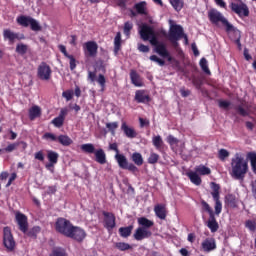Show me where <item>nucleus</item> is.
<instances>
[{
	"mask_svg": "<svg viewBox=\"0 0 256 256\" xmlns=\"http://www.w3.org/2000/svg\"><path fill=\"white\" fill-rule=\"evenodd\" d=\"M218 105L220 109H228L231 106V102L227 100H220Z\"/></svg>",
	"mask_w": 256,
	"mask_h": 256,
	"instance_id": "60",
	"label": "nucleus"
},
{
	"mask_svg": "<svg viewBox=\"0 0 256 256\" xmlns=\"http://www.w3.org/2000/svg\"><path fill=\"white\" fill-rule=\"evenodd\" d=\"M231 32L236 33V35H238V38L236 39V45L238 46L239 51H241V31L235 28V30H232Z\"/></svg>",
	"mask_w": 256,
	"mask_h": 256,
	"instance_id": "55",
	"label": "nucleus"
},
{
	"mask_svg": "<svg viewBox=\"0 0 256 256\" xmlns=\"http://www.w3.org/2000/svg\"><path fill=\"white\" fill-rule=\"evenodd\" d=\"M119 234L121 237H124L126 239L127 237L131 236V233L133 231V225L127 226V227H121L119 228Z\"/></svg>",
	"mask_w": 256,
	"mask_h": 256,
	"instance_id": "33",
	"label": "nucleus"
},
{
	"mask_svg": "<svg viewBox=\"0 0 256 256\" xmlns=\"http://www.w3.org/2000/svg\"><path fill=\"white\" fill-rule=\"evenodd\" d=\"M27 49H28L27 45L23 43L17 44L16 53H18L19 55H25V53H27Z\"/></svg>",
	"mask_w": 256,
	"mask_h": 256,
	"instance_id": "47",
	"label": "nucleus"
},
{
	"mask_svg": "<svg viewBox=\"0 0 256 256\" xmlns=\"http://www.w3.org/2000/svg\"><path fill=\"white\" fill-rule=\"evenodd\" d=\"M115 159L121 169H125V167H127V165L129 164V162L127 161V157H125V155L123 154H116Z\"/></svg>",
	"mask_w": 256,
	"mask_h": 256,
	"instance_id": "30",
	"label": "nucleus"
},
{
	"mask_svg": "<svg viewBox=\"0 0 256 256\" xmlns=\"http://www.w3.org/2000/svg\"><path fill=\"white\" fill-rule=\"evenodd\" d=\"M138 51H140V53H149V46L138 44Z\"/></svg>",
	"mask_w": 256,
	"mask_h": 256,
	"instance_id": "63",
	"label": "nucleus"
},
{
	"mask_svg": "<svg viewBox=\"0 0 256 256\" xmlns=\"http://www.w3.org/2000/svg\"><path fill=\"white\" fill-rule=\"evenodd\" d=\"M138 224L143 229H151V227H153L155 225V222L147 219L146 217H141L138 219Z\"/></svg>",
	"mask_w": 256,
	"mask_h": 256,
	"instance_id": "28",
	"label": "nucleus"
},
{
	"mask_svg": "<svg viewBox=\"0 0 256 256\" xmlns=\"http://www.w3.org/2000/svg\"><path fill=\"white\" fill-rule=\"evenodd\" d=\"M16 221L22 233H25L29 229V224L27 223V216H25V214H21L19 212L16 213Z\"/></svg>",
	"mask_w": 256,
	"mask_h": 256,
	"instance_id": "17",
	"label": "nucleus"
},
{
	"mask_svg": "<svg viewBox=\"0 0 256 256\" xmlns=\"http://www.w3.org/2000/svg\"><path fill=\"white\" fill-rule=\"evenodd\" d=\"M60 145L63 147H69V145H73V140L67 135H60L57 139Z\"/></svg>",
	"mask_w": 256,
	"mask_h": 256,
	"instance_id": "31",
	"label": "nucleus"
},
{
	"mask_svg": "<svg viewBox=\"0 0 256 256\" xmlns=\"http://www.w3.org/2000/svg\"><path fill=\"white\" fill-rule=\"evenodd\" d=\"M3 244L9 251H13V249H15V239L13 238L11 228L9 227H4L3 229Z\"/></svg>",
	"mask_w": 256,
	"mask_h": 256,
	"instance_id": "8",
	"label": "nucleus"
},
{
	"mask_svg": "<svg viewBox=\"0 0 256 256\" xmlns=\"http://www.w3.org/2000/svg\"><path fill=\"white\" fill-rule=\"evenodd\" d=\"M62 97H64V99H66V101H71V99H73V91H71V90L64 91L62 93Z\"/></svg>",
	"mask_w": 256,
	"mask_h": 256,
	"instance_id": "61",
	"label": "nucleus"
},
{
	"mask_svg": "<svg viewBox=\"0 0 256 256\" xmlns=\"http://www.w3.org/2000/svg\"><path fill=\"white\" fill-rule=\"evenodd\" d=\"M154 213L158 219L165 221L167 219V207L165 204H157L154 206Z\"/></svg>",
	"mask_w": 256,
	"mask_h": 256,
	"instance_id": "19",
	"label": "nucleus"
},
{
	"mask_svg": "<svg viewBox=\"0 0 256 256\" xmlns=\"http://www.w3.org/2000/svg\"><path fill=\"white\" fill-rule=\"evenodd\" d=\"M70 239H74V241L81 242L85 237H87V234L85 233V230H83L80 227L72 226V229L70 230V235H68Z\"/></svg>",
	"mask_w": 256,
	"mask_h": 256,
	"instance_id": "12",
	"label": "nucleus"
},
{
	"mask_svg": "<svg viewBox=\"0 0 256 256\" xmlns=\"http://www.w3.org/2000/svg\"><path fill=\"white\" fill-rule=\"evenodd\" d=\"M157 161H159V154L152 152L148 158V163L150 165H155V163H157Z\"/></svg>",
	"mask_w": 256,
	"mask_h": 256,
	"instance_id": "49",
	"label": "nucleus"
},
{
	"mask_svg": "<svg viewBox=\"0 0 256 256\" xmlns=\"http://www.w3.org/2000/svg\"><path fill=\"white\" fill-rule=\"evenodd\" d=\"M210 187L212 189L211 195L213 197V200L215 201V214L216 215H221V211H223V204L221 203L220 199V194L219 191L221 189V187L219 186V184L215 183V182H211Z\"/></svg>",
	"mask_w": 256,
	"mask_h": 256,
	"instance_id": "6",
	"label": "nucleus"
},
{
	"mask_svg": "<svg viewBox=\"0 0 256 256\" xmlns=\"http://www.w3.org/2000/svg\"><path fill=\"white\" fill-rule=\"evenodd\" d=\"M186 175L190 179L191 183H193V185H196L197 187H199V185L203 183V181L201 180V177L197 172L190 171V172H187Z\"/></svg>",
	"mask_w": 256,
	"mask_h": 256,
	"instance_id": "25",
	"label": "nucleus"
},
{
	"mask_svg": "<svg viewBox=\"0 0 256 256\" xmlns=\"http://www.w3.org/2000/svg\"><path fill=\"white\" fill-rule=\"evenodd\" d=\"M170 4L175 11L179 12L181 9H183L184 2L183 0H170Z\"/></svg>",
	"mask_w": 256,
	"mask_h": 256,
	"instance_id": "41",
	"label": "nucleus"
},
{
	"mask_svg": "<svg viewBox=\"0 0 256 256\" xmlns=\"http://www.w3.org/2000/svg\"><path fill=\"white\" fill-rule=\"evenodd\" d=\"M195 172H197L198 175H211V168L205 165H199L195 167Z\"/></svg>",
	"mask_w": 256,
	"mask_h": 256,
	"instance_id": "34",
	"label": "nucleus"
},
{
	"mask_svg": "<svg viewBox=\"0 0 256 256\" xmlns=\"http://www.w3.org/2000/svg\"><path fill=\"white\" fill-rule=\"evenodd\" d=\"M249 171V163L241 153H236L231 159V177L234 179H245Z\"/></svg>",
	"mask_w": 256,
	"mask_h": 256,
	"instance_id": "1",
	"label": "nucleus"
},
{
	"mask_svg": "<svg viewBox=\"0 0 256 256\" xmlns=\"http://www.w3.org/2000/svg\"><path fill=\"white\" fill-rule=\"evenodd\" d=\"M155 51L160 57H169V50H167V46L163 42H160Z\"/></svg>",
	"mask_w": 256,
	"mask_h": 256,
	"instance_id": "27",
	"label": "nucleus"
},
{
	"mask_svg": "<svg viewBox=\"0 0 256 256\" xmlns=\"http://www.w3.org/2000/svg\"><path fill=\"white\" fill-rule=\"evenodd\" d=\"M248 159L250 161V165L252 167V171L256 175V153L255 152L248 153Z\"/></svg>",
	"mask_w": 256,
	"mask_h": 256,
	"instance_id": "39",
	"label": "nucleus"
},
{
	"mask_svg": "<svg viewBox=\"0 0 256 256\" xmlns=\"http://www.w3.org/2000/svg\"><path fill=\"white\" fill-rule=\"evenodd\" d=\"M119 127L118 122H109L106 123V128L112 132L113 135H115V130Z\"/></svg>",
	"mask_w": 256,
	"mask_h": 256,
	"instance_id": "50",
	"label": "nucleus"
},
{
	"mask_svg": "<svg viewBox=\"0 0 256 256\" xmlns=\"http://www.w3.org/2000/svg\"><path fill=\"white\" fill-rule=\"evenodd\" d=\"M169 25L168 39L174 47L179 45L178 41L180 39H185L186 44L189 43V38L187 37V34L184 33L183 26L175 24L173 20H169Z\"/></svg>",
	"mask_w": 256,
	"mask_h": 256,
	"instance_id": "2",
	"label": "nucleus"
},
{
	"mask_svg": "<svg viewBox=\"0 0 256 256\" xmlns=\"http://www.w3.org/2000/svg\"><path fill=\"white\" fill-rule=\"evenodd\" d=\"M130 79L132 81V84L135 85V87H143V80H141V77L139 76V74H137L136 71H131Z\"/></svg>",
	"mask_w": 256,
	"mask_h": 256,
	"instance_id": "26",
	"label": "nucleus"
},
{
	"mask_svg": "<svg viewBox=\"0 0 256 256\" xmlns=\"http://www.w3.org/2000/svg\"><path fill=\"white\" fill-rule=\"evenodd\" d=\"M107 81L105 80V76L103 74H99L97 78V83H99L100 87H102V91L105 89V83Z\"/></svg>",
	"mask_w": 256,
	"mask_h": 256,
	"instance_id": "59",
	"label": "nucleus"
},
{
	"mask_svg": "<svg viewBox=\"0 0 256 256\" xmlns=\"http://www.w3.org/2000/svg\"><path fill=\"white\" fill-rule=\"evenodd\" d=\"M208 18L210 19L211 23H213L214 25H217V23H222V25L226 27L227 33H231L232 31H235V27L231 23H229L227 18H225V16H223L222 13L219 12V10H215V9L210 10L208 12Z\"/></svg>",
	"mask_w": 256,
	"mask_h": 256,
	"instance_id": "4",
	"label": "nucleus"
},
{
	"mask_svg": "<svg viewBox=\"0 0 256 256\" xmlns=\"http://www.w3.org/2000/svg\"><path fill=\"white\" fill-rule=\"evenodd\" d=\"M226 203L228 207H232L233 209L237 207V199L235 198V196H233V194H229L226 196Z\"/></svg>",
	"mask_w": 256,
	"mask_h": 256,
	"instance_id": "40",
	"label": "nucleus"
},
{
	"mask_svg": "<svg viewBox=\"0 0 256 256\" xmlns=\"http://www.w3.org/2000/svg\"><path fill=\"white\" fill-rule=\"evenodd\" d=\"M42 139H45L46 141H57L58 137L53 133L47 132L42 136Z\"/></svg>",
	"mask_w": 256,
	"mask_h": 256,
	"instance_id": "53",
	"label": "nucleus"
},
{
	"mask_svg": "<svg viewBox=\"0 0 256 256\" xmlns=\"http://www.w3.org/2000/svg\"><path fill=\"white\" fill-rule=\"evenodd\" d=\"M37 117H41V108L39 106H33L29 110V118L31 121H34Z\"/></svg>",
	"mask_w": 256,
	"mask_h": 256,
	"instance_id": "29",
	"label": "nucleus"
},
{
	"mask_svg": "<svg viewBox=\"0 0 256 256\" xmlns=\"http://www.w3.org/2000/svg\"><path fill=\"white\" fill-rule=\"evenodd\" d=\"M246 229H249L252 233H255L256 231V218L255 220H246L245 222Z\"/></svg>",
	"mask_w": 256,
	"mask_h": 256,
	"instance_id": "46",
	"label": "nucleus"
},
{
	"mask_svg": "<svg viewBox=\"0 0 256 256\" xmlns=\"http://www.w3.org/2000/svg\"><path fill=\"white\" fill-rule=\"evenodd\" d=\"M235 109L242 117H247L249 115V111L241 105L237 106Z\"/></svg>",
	"mask_w": 256,
	"mask_h": 256,
	"instance_id": "56",
	"label": "nucleus"
},
{
	"mask_svg": "<svg viewBox=\"0 0 256 256\" xmlns=\"http://www.w3.org/2000/svg\"><path fill=\"white\" fill-rule=\"evenodd\" d=\"M51 73V67L45 62H41L37 71L39 79H41V81H49V79H51Z\"/></svg>",
	"mask_w": 256,
	"mask_h": 256,
	"instance_id": "9",
	"label": "nucleus"
},
{
	"mask_svg": "<svg viewBox=\"0 0 256 256\" xmlns=\"http://www.w3.org/2000/svg\"><path fill=\"white\" fill-rule=\"evenodd\" d=\"M227 157H229V151L227 149L222 148L218 151V158L220 161H225Z\"/></svg>",
	"mask_w": 256,
	"mask_h": 256,
	"instance_id": "48",
	"label": "nucleus"
},
{
	"mask_svg": "<svg viewBox=\"0 0 256 256\" xmlns=\"http://www.w3.org/2000/svg\"><path fill=\"white\" fill-rule=\"evenodd\" d=\"M139 35L142 41H149V43L152 44L155 48L161 44V42L157 40V36L155 35V30L153 27L147 24H142L139 27Z\"/></svg>",
	"mask_w": 256,
	"mask_h": 256,
	"instance_id": "3",
	"label": "nucleus"
},
{
	"mask_svg": "<svg viewBox=\"0 0 256 256\" xmlns=\"http://www.w3.org/2000/svg\"><path fill=\"white\" fill-rule=\"evenodd\" d=\"M135 101H137V103H149L151 98L145 93L144 90H138L135 93Z\"/></svg>",
	"mask_w": 256,
	"mask_h": 256,
	"instance_id": "23",
	"label": "nucleus"
},
{
	"mask_svg": "<svg viewBox=\"0 0 256 256\" xmlns=\"http://www.w3.org/2000/svg\"><path fill=\"white\" fill-rule=\"evenodd\" d=\"M153 235L150 229L138 227L133 235L136 241H143V239H149Z\"/></svg>",
	"mask_w": 256,
	"mask_h": 256,
	"instance_id": "15",
	"label": "nucleus"
},
{
	"mask_svg": "<svg viewBox=\"0 0 256 256\" xmlns=\"http://www.w3.org/2000/svg\"><path fill=\"white\" fill-rule=\"evenodd\" d=\"M99 46L95 41H88L84 44L83 50L87 57H96Z\"/></svg>",
	"mask_w": 256,
	"mask_h": 256,
	"instance_id": "13",
	"label": "nucleus"
},
{
	"mask_svg": "<svg viewBox=\"0 0 256 256\" xmlns=\"http://www.w3.org/2000/svg\"><path fill=\"white\" fill-rule=\"evenodd\" d=\"M47 158L50 163L57 164V161L59 160V153L55 151H48Z\"/></svg>",
	"mask_w": 256,
	"mask_h": 256,
	"instance_id": "42",
	"label": "nucleus"
},
{
	"mask_svg": "<svg viewBox=\"0 0 256 256\" xmlns=\"http://www.w3.org/2000/svg\"><path fill=\"white\" fill-rule=\"evenodd\" d=\"M115 247L118 249V251H129V249H132L129 243L125 242H116Z\"/></svg>",
	"mask_w": 256,
	"mask_h": 256,
	"instance_id": "43",
	"label": "nucleus"
},
{
	"mask_svg": "<svg viewBox=\"0 0 256 256\" xmlns=\"http://www.w3.org/2000/svg\"><path fill=\"white\" fill-rule=\"evenodd\" d=\"M18 25H21V27H30L32 31H41L42 27L39 21L35 20V18L31 16H19L16 19Z\"/></svg>",
	"mask_w": 256,
	"mask_h": 256,
	"instance_id": "5",
	"label": "nucleus"
},
{
	"mask_svg": "<svg viewBox=\"0 0 256 256\" xmlns=\"http://www.w3.org/2000/svg\"><path fill=\"white\" fill-rule=\"evenodd\" d=\"M102 215H104V227L105 229H107L108 231H113V229H115L116 226V218H115V214L111 213V212H102Z\"/></svg>",
	"mask_w": 256,
	"mask_h": 256,
	"instance_id": "11",
	"label": "nucleus"
},
{
	"mask_svg": "<svg viewBox=\"0 0 256 256\" xmlns=\"http://www.w3.org/2000/svg\"><path fill=\"white\" fill-rule=\"evenodd\" d=\"M131 159L133 163H135V165H137L138 167H141V165H143V155H141V153L134 152L131 156Z\"/></svg>",
	"mask_w": 256,
	"mask_h": 256,
	"instance_id": "35",
	"label": "nucleus"
},
{
	"mask_svg": "<svg viewBox=\"0 0 256 256\" xmlns=\"http://www.w3.org/2000/svg\"><path fill=\"white\" fill-rule=\"evenodd\" d=\"M231 10L236 13L239 17H249V7L247 4L241 2L240 4L231 3Z\"/></svg>",
	"mask_w": 256,
	"mask_h": 256,
	"instance_id": "10",
	"label": "nucleus"
},
{
	"mask_svg": "<svg viewBox=\"0 0 256 256\" xmlns=\"http://www.w3.org/2000/svg\"><path fill=\"white\" fill-rule=\"evenodd\" d=\"M121 131H123L125 137L128 139H135L137 137V131L135 128L127 125V122H122Z\"/></svg>",
	"mask_w": 256,
	"mask_h": 256,
	"instance_id": "18",
	"label": "nucleus"
},
{
	"mask_svg": "<svg viewBox=\"0 0 256 256\" xmlns=\"http://www.w3.org/2000/svg\"><path fill=\"white\" fill-rule=\"evenodd\" d=\"M201 203H202L203 209H205L207 211L209 216L215 215V212H213V209L211 208V206H209V203H207L205 201H202Z\"/></svg>",
	"mask_w": 256,
	"mask_h": 256,
	"instance_id": "57",
	"label": "nucleus"
},
{
	"mask_svg": "<svg viewBox=\"0 0 256 256\" xmlns=\"http://www.w3.org/2000/svg\"><path fill=\"white\" fill-rule=\"evenodd\" d=\"M95 155V161L99 163L100 165H105L107 163V154H105V151L103 149H98L94 152Z\"/></svg>",
	"mask_w": 256,
	"mask_h": 256,
	"instance_id": "24",
	"label": "nucleus"
},
{
	"mask_svg": "<svg viewBox=\"0 0 256 256\" xmlns=\"http://www.w3.org/2000/svg\"><path fill=\"white\" fill-rule=\"evenodd\" d=\"M131 29H133V23L126 22L124 24V35H126V37H129L131 35Z\"/></svg>",
	"mask_w": 256,
	"mask_h": 256,
	"instance_id": "51",
	"label": "nucleus"
},
{
	"mask_svg": "<svg viewBox=\"0 0 256 256\" xmlns=\"http://www.w3.org/2000/svg\"><path fill=\"white\" fill-rule=\"evenodd\" d=\"M152 144L156 149H161L163 147V138L160 135L153 136Z\"/></svg>",
	"mask_w": 256,
	"mask_h": 256,
	"instance_id": "37",
	"label": "nucleus"
},
{
	"mask_svg": "<svg viewBox=\"0 0 256 256\" xmlns=\"http://www.w3.org/2000/svg\"><path fill=\"white\" fill-rule=\"evenodd\" d=\"M50 256H69V255H67V252H65V249L56 248L55 250H53V253Z\"/></svg>",
	"mask_w": 256,
	"mask_h": 256,
	"instance_id": "52",
	"label": "nucleus"
},
{
	"mask_svg": "<svg viewBox=\"0 0 256 256\" xmlns=\"http://www.w3.org/2000/svg\"><path fill=\"white\" fill-rule=\"evenodd\" d=\"M150 61H154V63H158L160 67H163L165 65V61L157 57V55L150 56Z\"/></svg>",
	"mask_w": 256,
	"mask_h": 256,
	"instance_id": "54",
	"label": "nucleus"
},
{
	"mask_svg": "<svg viewBox=\"0 0 256 256\" xmlns=\"http://www.w3.org/2000/svg\"><path fill=\"white\" fill-rule=\"evenodd\" d=\"M121 50V32H118L114 38V53L117 55Z\"/></svg>",
	"mask_w": 256,
	"mask_h": 256,
	"instance_id": "36",
	"label": "nucleus"
},
{
	"mask_svg": "<svg viewBox=\"0 0 256 256\" xmlns=\"http://www.w3.org/2000/svg\"><path fill=\"white\" fill-rule=\"evenodd\" d=\"M3 38L5 39V41H10V43H15V41H21V39H25V35L15 33L9 29H4Z\"/></svg>",
	"mask_w": 256,
	"mask_h": 256,
	"instance_id": "14",
	"label": "nucleus"
},
{
	"mask_svg": "<svg viewBox=\"0 0 256 256\" xmlns=\"http://www.w3.org/2000/svg\"><path fill=\"white\" fill-rule=\"evenodd\" d=\"M167 143H169V145H171V147H173V145H177V143H179V139H177L175 136L173 135H168L167 137Z\"/></svg>",
	"mask_w": 256,
	"mask_h": 256,
	"instance_id": "58",
	"label": "nucleus"
},
{
	"mask_svg": "<svg viewBox=\"0 0 256 256\" xmlns=\"http://www.w3.org/2000/svg\"><path fill=\"white\" fill-rule=\"evenodd\" d=\"M207 227L208 229H210L211 233H217V231L219 230V223L215 218V214L209 216V219L207 221Z\"/></svg>",
	"mask_w": 256,
	"mask_h": 256,
	"instance_id": "22",
	"label": "nucleus"
},
{
	"mask_svg": "<svg viewBox=\"0 0 256 256\" xmlns=\"http://www.w3.org/2000/svg\"><path fill=\"white\" fill-rule=\"evenodd\" d=\"M81 150L84 153H89V154H93L95 153V145H93L92 143H87V144H82L81 145Z\"/></svg>",
	"mask_w": 256,
	"mask_h": 256,
	"instance_id": "38",
	"label": "nucleus"
},
{
	"mask_svg": "<svg viewBox=\"0 0 256 256\" xmlns=\"http://www.w3.org/2000/svg\"><path fill=\"white\" fill-rule=\"evenodd\" d=\"M202 249L206 253H211V251H215L217 249V243L213 238H207L202 242Z\"/></svg>",
	"mask_w": 256,
	"mask_h": 256,
	"instance_id": "20",
	"label": "nucleus"
},
{
	"mask_svg": "<svg viewBox=\"0 0 256 256\" xmlns=\"http://www.w3.org/2000/svg\"><path fill=\"white\" fill-rule=\"evenodd\" d=\"M67 115V109H62L60 111V114L58 117L54 118L52 120V125H54V127H57L58 129L63 127V123H65V116Z\"/></svg>",
	"mask_w": 256,
	"mask_h": 256,
	"instance_id": "21",
	"label": "nucleus"
},
{
	"mask_svg": "<svg viewBox=\"0 0 256 256\" xmlns=\"http://www.w3.org/2000/svg\"><path fill=\"white\" fill-rule=\"evenodd\" d=\"M124 169H127L128 171H131L132 173H137V171H139V168H137V166H135V164H133V163L126 165V167Z\"/></svg>",
	"mask_w": 256,
	"mask_h": 256,
	"instance_id": "62",
	"label": "nucleus"
},
{
	"mask_svg": "<svg viewBox=\"0 0 256 256\" xmlns=\"http://www.w3.org/2000/svg\"><path fill=\"white\" fill-rule=\"evenodd\" d=\"M200 67H201L202 71H204V73H206V75H211V70H209V65L207 64V59L202 58L200 60Z\"/></svg>",
	"mask_w": 256,
	"mask_h": 256,
	"instance_id": "45",
	"label": "nucleus"
},
{
	"mask_svg": "<svg viewBox=\"0 0 256 256\" xmlns=\"http://www.w3.org/2000/svg\"><path fill=\"white\" fill-rule=\"evenodd\" d=\"M35 159H37L38 161H45V155H43L42 151L36 152Z\"/></svg>",
	"mask_w": 256,
	"mask_h": 256,
	"instance_id": "64",
	"label": "nucleus"
},
{
	"mask_svg": "<svg viewBox=\"0 0 256 256\" xmlns=\"http://www.w3.org/2000/svg\"><path fill=\"white\" fill-rule=\"evenodd\" d=\"M58 49L61 53L64 54V57H66V59H69V61H70V70L74 71V69L77 68V60H75V56L69 54L67 52V48L63 44L58 45Z\"/></svg>",
	"mask_w": 256,
	"mask_h": 256,
	"instance_id": "16",
	"label": "nucleus"
},
{
	"mask_svg": "<svg viewBox=\"0 0 256 256\" xmlns=\"http://www.w3.org/2000/svg\"><path fill=\"white\" fill-rule=\"evenodd\" d=\"M19 147V142L9 143L6 148L3 149V153H13Z\"/></svg>",
	"mask_w": 256,
	"mask_h": 256,
	"instance_id": "44",
	"label": "nucleus"
},
{
	"mask_svg": "<svg viewBox=\"0 0 256 256\" xmlns=\"http://www.w3.org/2000/svg\"><path fill=\"white\" fill-rule=\"evenodd\" d=\"M134 8L139 15L147 14V2L145 1L135 4Z\"/></svg>",
	"mask_w": 256,
	"mask_h": 256,
	"instance_id": "32",
	"label": "nucleus"
},
{
	"mask_svg": "<svg viewBox=\"0 0 256 256\" xmlns=\"http://www.w3.org/2000/svg\"><path fill=\"white\" fill-rule=\"evenodd\" d=\"M55 227L58 233H61V235L67 237L68 235H71V229H73V224H71V221L65 218H58Z\"/></svg>",
	"mask_w": 256,
	"mask_h": 256,
	"instance_id": "7",
	"label": "nucleus"
}]
</instances>
